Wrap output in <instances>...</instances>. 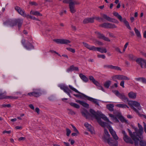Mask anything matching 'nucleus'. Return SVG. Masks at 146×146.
I'll use <instances>...</instances> for the list:
<instances>
[{"mask_svg":"<svg viewBox=\"0 0 146 146\" xmlns=\"http://www.w3.org/2000/svg\"><path fill=\"white\" fill-rule=\"evenodd\" d=\"M113 92L123 102H128V104L131 107V108L138 115H139L138 110L134 108V107H135L139 110H141L140 105L139 103L135 101H129L128 98L125 96L123 93H120L117 90L114 91Z\"/></svg>","mask_w":146,"mask_h":146,"instance_id":"f257e3e1","label":"nucleus"},{"mask_svg":"<svg viewBox=\"0 0 146 146\" xmlns=\"http://www.w3.org/2000/svg\"><path fill=\"white\" fill-rule=\"evenodd\" d=\"M90 112L92 114V116L95 118L97 120L98 123L102 126H105V123L104 122L101 121L100 119V118H102L104 120L111 123L108 118L101 112H96L94 110L92 109H90Z\"/></svg>","mask_w":146,"mask_h":146,"instance_id":"f03ea898","label":"nucleus"},{"mask_svg":"<svg viewBox=\"0 0 146 146\" xmlns=\"http://www.w3.org/2000/svg\"><path fill=\"white\" fill-rule=\"evenodd\" d=\"M104 132V134L102 137L103 141L111 146H117L118 142L117 140H114L112 138L110 137V135L108 131L105 129Z\"/></svg>","mask_w":146,"mask_h":146,"instance_id":"7ed1b4c3","label":"nucleus"},{"mask_svg":"<svg viewBox=\"0 0 146 146\" xmlns=\"http://www.w3.org/2000/svg\"><path fill=\"white\" fill-rule=\"evenodd\" d=\"M64 3H69V7L71 13H74L76 11L75 5L80 4L78 1L76 0H64L63 1Z\"/></svg>","mask_w":146,"mask_h":146,"instance_id":"20e7f679","label":"nucleus"},{"mask_svg":"<svg viewBox=\"0 0 146 146\" xmlns=\"http://www.w3.org/2000/svg\"><path fill=\"white\" fill-rule=\"evenodd\" d=\"M107 123L105 122V126H102L104 128L107 127L108 128L109 131L115 140H117L119 139V138L116 135L115 132L113 130L112 127L110 126V124H112V123L110 122H110L106 121Z\"/></svg>","mask_w":146,"mask_h":146,"instance_id":"39448f33","label":"nucleus"},{"mask_svg":"<svg viewBox=\"0 0 146 146\" xmlns=\"http://www.w3.org/2000/svg\"><path fill=\"white\" fill-rule=\"evenodd\" d=\"M111 78L113 80L116 81V80H130L129 78L127 76L121 75H113L111 77Z\"/></svg>","mask_w":146,"mask_h":146,"instance_id":"423d86ee","label":"nucleus"},{"mask_svg":"<svg viewBox=\"0 0 146 146\" xmlns=\"http://www.w3.org/2000/svg\"><path fill=\"white\" fill-rule=\"evenodd\" d=\"M21 43L24 47L27 50H29L34 48L32 45L29 42L24 39L22 40Z\"/></svg>","mask_w":146,"mask_h":146,"instance_id":"0eeeda50","label":"nucleus"},{"mask_svg":"<svg viewBox=\"0 0 146 146\" xmlns=\"http://www.w3.org/2000/svg\"><path fill=\"white\" fill-rule=\"evenodd\" d=\"M136 62L140 65L141 68H146V60L139 58H137Z\"/></svg>","mask_w":146,"mask_h":146,"instance_id":"6e6552de","label":"nucleus"},{"mask_svg":"<svg viewBox=\"0 0 146 146\" xmlns=\"http://www.w3.org/2000/svg\"><path fill=\"white\" fill-rule=\"evenodd\" d=\"M129 131L130 135L134 141L135 144L137 145L138 143V141L139 140V138H140V137H139V136L138 135L136 136V135H137V133H133V134H132L131 132L129 129Z\"/></svg>","mask_w":146,"mask_h":146,"instance_id":"1a4fd4ad","label":"nucleus"},{"mask_svg":"<svg viewBox=\"0 0 146 146\" xmlns=\"http://www.w3.org/2000/svg\"><path fill=\"white\" fill-rule=\"evenodd\" d=\"M58 86L61 90H63L66 93L70 98L71 97L70 94L71 91L67 86L64 84H61L59 85Z\"/></svg>","mask_w":146,"mask_h":146,"instance_id":"9d476101","label":"nucleus"},{"mask_svg":"<svg viewBox=\"0 0 146 146\" xmlns=\"http://www.w3.org/2000/svg\"><path fill=\"white\" fill-rule=\"evenodd\" d=\"M100 27L108 29H114L117 28L114 24L110 23H104L100 25Z\"/></svg>","mask_w":146,"mask_h":146,"instance_id":"9b49d317","label":"nucleus"},{"mask_svg":"<svg viewBox=\"0 0 146 146\" xmlns=\"http://www.w3.org/2000/svg\"><path fill=\"white\" fill-rule=\"evenodd\" d=\"M15 9L19 14L24 17L27 18V15H29V14H26L25 11L24 9H22L20 7L18 6L16 7Z\"/></svg>","mask_w":146,"mask_h":146,"instance_id":"f8f14e48","label":"nucleus"},{"mask_svg":"<svg viewBox=\"0 0 146 146\" xmlns=\"http://www.w3.org/2000/svg\"><path fill=\"white\" fill-rule=\"evenodd\" d=\"M122 133L123 134V139L124 141L127 143H133V141L131 139L129 138L126 134L125 132L124 131H122Z\"/></svg>","mask_w":146,"mask_h":146,"instance_id":"ddd939ff","label":"nucleus"},{"mask_svg":"<svg viewBox=\"0 0 146 146\" xmlns=\"http://www.w3.org/2000/svg\"><path fill=\"white\" fill-rule=\"evenodd\" d=\"M98 37L100 39H102L105 41L110 42V40L108 38L105 37L103 34L100 33L96 32Z\"/></svg>","mask_w":146,"mask_h":146,"instance_id":"4468645a","label":"nucleus"},{"mask_svg":"<svg viewBox=\"0 0 146 146\" xmlns=\"http://www.w3.org/2000/svg\"><path fill=\"white\" fill-rule=\"evenodd\" d=\"M15 21V19L11 21H8L5 22H4L3 24L5 25H9L11 27H13L16 26L17 25Z\"/></svg>","mask_w":146,"mask_h":146,"instance_id":"2eb2a0df","label":"nucleus"},{"mask_svg":"<svg viewBox=\"0 0 146 146\" xmlns=\"http://www.w3.org/2000/svg\"><path fill=\"white\" fill-rule=\"evenodd\" d=\"M102 17L104 19H105L107 21L111 22H114L115 23H118V21L112 18H110L109 16H108L107 15L103 14L102 15Z\"/></svg>","mask_w":146,"mask_h":146,"instance_id":"dca6fc26","label":"nucleus"},{"mask_svg":"<svg viewBox=\"0 0 146 146\" xmlns=\"http://www.w3.org/2000/svg\"><path fill=\"white\" fill-rule=\"evenodd\" d=\"M84 126L86 127L92 134L95 133V131L93 127L87 123H86L84 124Z\"/></svg>","mask_w":146,"mask_h":146,"instance_id":"f3484780","label":"nucleus"},{"mask_svg":"<svg viewBox=\"0 0 146 146\" xmlns=\"http://www.w3.org/2000/svg\"><path fill=\"white\" fill-rule=\"evenodd\" d=\"M83 44L85 47L91 50L95 51L96 47L94 46L90 45L87 43L83 42Z\"/></svg>","mask_w":146,"mask_h":146,"instance_id":"a211bd4d","label":"nucleus"},{"mask_svg":"<svg viewBox=\"0 0 146 146\" xmlns=\"http://www.w3.org/2000/svg\"><path fill=\"white\" fill-rule=\"evenodd\" d=\"M15 21L16 25L17 24L19 28H20L23 23V20L21 19L18 18L15 19Z\"/></svg>","mask_w":146,"mask_h":146,"instance_id":"6ab92c4d","label":"nucleus"},{"mask_svg":"<svg viewBox=\"0 0 146 146\" xmlns=\"http://www.w3.org/2000/svg\"><path fill=\"white\" fill-rule=\"evenodd\" d=\"M94 22V18L92 17L84 19L83 22L84 24H86L89 23H92Z\"/></svg>","mask_w":146,"mask_h":146,"instance_id":"aec40b11","label":"nucleus"},{"mask_svg":"<svg viewBox=\"0 0 146 146\" xmlns=\"http://www.w3.org/2000/svg\"><path fill=\"white\" fill-rule=\"evenodd\" d=\"M33 90L34 96L35 97H38L41 94V91L39 89H34Z\"/></svg>","mask_w":146,"mask_h":146,"instance_id":"412c9836","label":"nucleus"},{"mask_svg":"<svg viewBox=\"0 0 146 146\" xmlns=\"http://www.w3.org/2000/svg\"><path fill=\"white\" fill-rule=\"evenodd\" d=\"M95 51H97L102 53H106L107 52V50L106 48L103 47L100 48L96 47Z\"/></svg>","mask_w":146,"mask_h":146,"instance_id":"4be33fe9","label":"nucleus"},{"mask_svg":"<svg viewBox=\"0 0 146 146\" xmlns=\"http://www.w3.org/2000/svg\"><path fill=\"white\" fill-rule=\"evenodd\" d=\"M87 99L88 100L92 102L94 104H96L98 106H99V101L98 100L89 97H87Z\"/></svg>","mask_w":146,"mask_h":146,"instance_id":"5701e85b","label":"nucleus"},{"mask_svg":"<svg viewBox=\"0 0 146 146\" xmlns=\"http://www.w3.org/2000/svg\"><path fill=\"white\" fill-rule=\"evenodd\" d=\"M76 101L77 103H79L80 104L85 107L88 108L89 107V104L85 102L78 100H76Z\"/></svg>","mask_w":146,"mask_h":146,"instance_id":"b1692460","label":"nucleus"},{"mask_svg":"<svg viewBox=\"0 0 146 146\" xmlns=\"http://www.w3.org/2000/svg\"><path fill=\"white\" fill-rule=\"evenodd\" d=\"M122 22H123L124 23L126 27L127 28V29L130 30H131V29L129 25V23L126 20L125 18H123L122 19Z\"/></svg>","mask_w":146,"mask_h":146,"instance_id":"393cba45","label":"nucleus"},{"mask_svg":"<svg viewBox=\"0 0 146 146\" xmlns=\"http://www.w3.org/2000/svg\"><path fill=\"white\" fill-rule=\"evenodd\" d=\"M128 96L130 98L135 99L136 97V93L133 92H130L128 93Z\"/></svg>","mask_w":146,"mask_h":146,"instance_id":"a878e982","label":"nucleus"},{"mask_svg":"<svg viewBox=\"0 0 146 146\" xmlns=\"http://www.w3.org/2000/svg\"><path fill=\"white\" fill-rule=\"evenodd\" d=\"M30 14L31 15H35V16H42V15L41 14L37 11H33V10H31L30 12Z\"/></svg>","mask_w":146,"mask_h":146,"instance_id":"bb28decb","label":"nucleus"},{"mask_svg":"<svg viewBox=\"0 0 146 146\" xmlns=\"http://www.w3.org/2000/svg\"><path fill=\"white\" fill-rule=\"evenodd\" d=\"M79 76L80 78L85 82H87L88 80V78H87L85 75L82 74H79Z\"/></svg>","mask_w":146,"mask_h":146,"instance_id":"cd10ccee","label":"nucleus"},{"mask_svg":"<svg viewBox=\"0 0 146 146\" xmlns=\"http://www.w3.org/2000/svg\"><path fill=\"white\" fill-rule=\"evenodd\" d=\"M113 14V15L116 17L121 22H122V19H123L121 16L117 12H114Z\"/></svg>","mask_w":146,"mask_h":146,"instance_id":"c85d7f7f","label":"nucleus"},{"mask_svg":"<svg viewBox=\"0 0 146 146\" xmlns=\"http://www.w3.org/2000/svg\"><path fill=\"white\" fill-rule=\"evenodd\" d=\"M115 106L119 108H129V107L127 105L123 104H118L115 105Z\"/></svg>","mask_w":146,"mask_h":146,"instance_id":"c756f323","label":"nucleus"},{"mask_svg":"<svg viewBox=\"0 0 146 146\" xmlns=\"http://www.w3.org/2000/svg\"><path fill=\"white\" fill-rule=\"evenodd\" d=\"M109 115L110 117H111V119L114 122H118L119 121V120L117 119L116 116L114 115L111 114H109Z\"/></svg>","mask_w":146,"mask_h":146,"instance_id":"7c9ffc66","label":"nucleus"},{"mask_svg":"<svg viewBox=\"0 0 146 146\" xmlns=\"http://www.w3.org/2000/svg\"><path fill=\"white\" fill-rule=\"evenodd\" d=\"M111 84V81L108 80L105 82L104 84V86L106 88H108Z\"/></svg>","mask_w":146,"mask_h":146,"instance_id":"2f4dec72","label":"nucleus"},{"mask_svg":"<svg viewBox=\"0 0 146 146\" xmlns=\"http://www.w3.org/2000/svg\"><path fill=\"white\" fill-rule=\"evenodd\" d=\"M69 87L70 89L72 90L75 92L76 93L80 94L82 95H84L83 94L79 92L77 89L74 88L72 86L69 85Z\"/></svg>","mask_w":146,"mask_h":146,"instance_id":"473e14b6","label":"nucleus"},{"mask_svg":"<svg viewBox=\"0 0 146 146\" xmlns=\"http://www.w3.org/2000/svg\"><path fill=\"white\" fill-rule=\"evenodd\" d=\"M106 107L110 111H113V108L114 105L113 104H109L106 106Z\"/></svg>","mask_w":146,"mask_h":146,"instance_id":"72a5a7b5","label":"nucleus"},{"mask_svg":"<svg viewBox=\"0 0 146 146\" xmlns=\"http://www.w3.org/2000/svg\"><path fill=\"white\" fill-rule=\"evenodd\" d=\"M138 126L139 128V133L141 135L143 132V127L139 123H138Z\"/></svg>","mask_w":146,"mask_h":146,"instance_id":"f704fd0d","label":"nucleus"},{"mask_svg":"<svg viewBox=\"0 0 146 146\" xmlns=\"http://www.w3.org/2000/svg\"><path fill=\"white\" fill-rule=\"evenodd\" d=\"M134 30L137 36L139 38H141V36L140 33L138 30L136 28H135L134 29Z\"/></svg>","mask_w":146,"mask_h":146,"instance_id":"c9c22d12","label":"nucleus"},{"mask_svg":"<svg viewBox=\"0 0 146 146\" xmlns=\"http://www.w3.org/2000/svg\"><path fill=\"white\" fill-rule=\"evenodd\" d=\"M82 115L86 118L88 117V116L89 115L88 113L86 111H84L82 112Z\"/></svg>","mask_w":146,"mask_h":146,"instance_id":"e433bc0d","label":"nucleus"},{"mask_svg":"<svg viewBox=\"0 0 146 146\" xmlns=\"http://www.w3.org/2000/svg\"><path fill=\"white\" fill-rule=\"evenodd\" d=\"M119 119L122 122H125L126 123H128L127 121L122 116H120L119 117Z\"/></svg>","mask_w":146,"mask_h":146,"instance_id":"4c0bfd02","label":"nucleus"},{"mask_svg":"<svg viewBox=\"0 0 146 146\" xmlns=\"http://www.w3.org/2000/svg\"><path fill=\"white\" fill-rule=\"evenodd\" d=\"M73 107L76 108H80V106L78 104H76L71 102L69 103Z\"/></svg>","mask_w":146,"mask_h":146,"instance_id":"58836bf2","label":"nucleus"},{"mask_svg":"<svg viewBox=\"0 0 146 146\" xmlns=\"http://www.w3.org/2000/svg\"><path fill=\"white\" fill-rule=\"evenodd\" d=\"M27 19H32L34 20H35L38 21H40L39 20L36 18L35 17L31 16V15H29V14L27 15Z\"/></svg>","mask_w":146,"mask_h":146,"instance_id":"ea45409f","label":"nucleus"},{"mask_svg":"<svg viewBox=\"0 0 146 146\" xmlns=\"http://www.w3.org/2000/svg\"><path fill=\"white\" fill-rule=\"evenodd\" d=\"M141 139V137H140ZM140 141V145L141 146H146V142L145 141L143 140H141L140 141V140H139V141L138 142Z\"/></svg>","mask_w":146,"mask_h":146,"instance_id":"a19ab883","label":"nucleus"},{"mask_svg":"<svg viewBox=\"0 0 146 146\" xmlns=\"http://www.w3.org/2000/svg\"><path fill=\"white\" fill-rule=\"evenodd\" d=\"M62 44H68L70 42V41L68 40L62 39Z\"/></svg>","mask_w":146,"mask_h":146,"instance_id":"79ce46f5","label":"nucleus"},{"mask_svg":"<svg viewBox=\"0 0 146 146\" xmlns=\"http://www.w3.org/2000/svg\"><path fill=\"white\" fill-rule=\"evenodd\" d=\"M4 93H3L1 90H0V98L1 99H5V96L4 95Z\"/></svg>","mask_w":146,"mask_h":146,"instance_id":"37998d69","label":"nucleus"},{"mask_svg":"<svg viewBox=\"0 0 146 146\" xmlns=\"http://www.w3.org/2000/svg\"><path fill=\"white\" fill-rule=\"evenodd\" d=\"M11 107V105L10 104H3L1 105V107L2 108H5L6 107L8 108H10Z\"/></svg>","mask_w":146,"mask_h":146,"instance_id":"c03bdc74","label":"nucleus"},{"mask_svg":"<svg viewBox=\"0 0 146 146\" xmlns=\"http://www.w3.org/2000/svg\"><path fill=\"white\" fill-rule=\"evenodd\" d=\"M62 39H56L54 40V41L58 43L62 44Z\"/></svg>","mask_w":146,"mask_h":146,"instance_id":"a18cd8bd","label":"nucleus"},{"mask_svg":"<svg viewBox=\"0 0 146 146\" xmlns=\"http://www.w3.org/2000/svg\"><path fill=\"white\" fill-rule=\"evenodd\" d=\"M18 97H14V96H8L5 97V98L7 99H16L18 98Z\"/></svg>","mask_w":146,"mask_h":146,"instance_id":"49530a36","label":"nucleus"},{"mask_svg":"<svg viewBox=\"0 0 146 146\" xmlns=\"http://www.w3.org/2000/svg\"><path fill=\"white\" fill-rule=\"evenodd\" d=\"M71 69H72V70H78V68L77 67H74V66L72 65L71 66Z\"/></svg>","mask_w":146,"mask_h":146,"instance_id":"de8ad7c7","label":"nucleus"},{"mask_svg":"<svg viewBox=\"0 0 146 146\" xmlns=\"http://www.w3.org/2000/svg\"><path fill=\"white\" fill-rule=\"evenodd\" d=\"M68 113L71 115H74L75 114V113L73 110L71 109H68Z\"/></svg>","mask_w":146,"mask_h":146,"instance_id":"09e8293b","label":"nucleus"},{"mask_svg":"<svg viewBox=\"0 0 146 146\" xmlns=\"http://www.w3.org/2000/svg\"><path fill=\"white\" fill-rule=\"evenodd\" d=\"M128 44H129V43H128V42H126L125 43V45L124 46L123 48V52H125L126 49L127 48L128 45Z\"/></svg>","mask_w":146,"mask_h":146,"instance_id":"8fccbe9b","label":"nucleus"},{"mask_svg":"<svg viewBox=\"0 0 146 146\" xmlns=\"http://www.w3.org/2000/svg\"><path fill=\"white\" fill-rule=\"evenodd\" d=\"M66 135L68 136H69L70 134V133L71 132V131L70 129H69L68 128H66Z\"/></svg>","mask_w":146,"mask_h":146,"instance_id":"3c124183","label":"nucleus"},{"mask_svg":"<svg viewBox=\"0 0 146 146\" xmlns=\"http://www.w3.org/2000/svg\"><path fill=\"white\" fill-rule=\"evenodd\" d=\"M66 49L68 50L73 53H74L75 52V49L72 48H66Z\"/></svg>","mask_w":146,"mask_h":146,"instance_id":"603ef678","label":"nucleus"},{"mask_svg":"<svg viewBox=\"0 0 146 146\" xmlns=\"http://www.w3.org/2000/svg\"><path fill=\"white\" fill-rule=\"evenodd\" d=\"M113 69L118 70H121V68L117 66H113Z\"/></svg>","mask_w":146,"mask_h":146,"instance_id":"864d4df0","label":"nucleus"},{"mask_svg":"<svg viewBox=\"0 0 146 146\" xmlns=\"http://www.w3.org/2000/svg\"><path fill=\"white\" fill-rule=\"evenodd\" d=\"M75 133H73L72 134V135L73 136H76L78 134H79V132L78 131L75 132Z\"/></svg>","mask_w":146,"mask_h":146,"instance_id":"5fc2aeb1","label":"nucleus"},{"mask_svg":"<svg viewBox=\"0 0 146 146\" xmlns=\"http://www.w3.org/2000/svg\"><path fill=\"white\" fill-rule=\"evenodd\" d=\"M115 50H116V51L119 52L120 54H121L122 53V52L121 51L120 49V48L117 47H116L115 48Z\"/></svg>","mask_w":146,"mask_h":146,"instance_id":"6e6d98bb","label":"nucleus"},{"mask_svg":"<svg viewBox=\"0 0 146 146\" xmlns=\"http://www.w3.org/2000/svg\"><path fill=\"white\" fill-rule=\"evenodd\" d=\"M124 80H122L120 83V85L122 86L123 88H124L125 86H124Z\"/></svg>","mask_w":146,"mask_h":146,"instance_id":"4d7b16f0","label":"nucleus"},{"mask_svg":"<svg viewBox=\"0 0 146 146\" xmlns=\"http://www.w3.org/2000/svg\"><path fill=\"white\" fill-rule=\"evenodd\" d=\"M113 66L112 65H107L105 66V67L106 68L113 69Z\"/></svg>","mask_w":146,"mask_h":146,"instance_id":"13d9d810","label":"nucleus"},{"mask_svg":"<svg viewBox=\"0 0 146 146\" xmlns=\"http://www.w3.org/2000/svg\"><path fill=\"white\" fill-rule=\"evenodd\" d=\"M89 79L93 82H94V81L95 80L94 78L93 77L91 76H89Z\"/></svg>","mask_w":146,"mask_h":146,"instance_id":"bf43d9fd","label":"nucleus"},{"mask_svg":"<svg viewBox=\"0 0 146 146\" xmlns=\"http://www.w3.org/2000/svg\"><path fill=\"white\" fill-rule=\"evenodd\" d=\"M93 83H94L96 85V86H99L100 85V83L97 81L96 80H95L94 82H93Z\"/></svg>","mask_w":146,"mask_h":146,"instance_id":"052dcab7","label":"nucleus"},{"mask_svg":"<svg viewBox=\"0 0 146 146\" xmlns=\"http://www.w3.org/2000/svg\"><path fill=\"white\" fill-rule=\"evenodd\" d=\"M25 137H21L18 139V140L19 141H24L25 140Z\"/></svg>","mask_w":146,"mask_h":146,"instance_id":"680f3d73","label":"nucleus"},{"mask_svg":"<svg viewBox=\"0 0 146 146\" xmlns=\"http://www.w3.org/2000/svg\"><path fill=\"white\" fill-rule=\"evenodd\" d=\"M71 125L72 126L73 128V130L74 131L77 132H78V130L76 128V127L74 125L72 124H71Z\"/></svg>","mask_w":146,"mask_h":146,"instance_id":"e2e57ef3","label":"nucleus"},{"mask_svg":"<svg viewBox=\"0 0 146 146\" xmlns=\"http://www.w3.org/2000/svg\"><path fill=\"white\" fill-rule=\"evenodd\" d=\"M11 133V131H7L5 130L3 132V134H5V133H7L9 134Z\"/></svg>","mask_w":146,"mask_h":146,"instance_id":"0e129e2a","label":"nucleus"},{"mask_svg":"<svg viewBox=\"0 0 146 146\" xmlns=\"http://www.w3.org/2000/svg\"><path fill=\"white\" fill-rule=\"evenodd\" d=\"M95 43V44H97L100 45H103V43L99 41H96Z\"/></svg>","mask_w":146,"mask_h":146,"instance_id":"69168bd1","label":"nucleus"},{"mask_svg":"<svg viewBox=\"0 0 146 146\" xmlns=\"http://www.w3.org/2000/svg\"><path fill=\"white\" fill-rule=\"evenodd\" d=\"M98 58H101L103 59H105V56L104 55H98Z\"/></svg>","mask_w":146,"mask_h":146,"instance_id":"338daca9","label":"nucleus"},{"mask_svg":"<svg viewBox=\"0 0 146 146\" xmlns=\"http://www.w3.org/2000/svg\"><path fill=\"white\" fill-rule=\"evenodd\" d=\"M141 82L144 84H146V79L144 77H143L142 80H141Z\"/></svg>","mask_w":146,"mask_h":146,"instance_id":"774afa93","label":"nucleus"}]
</instances>
